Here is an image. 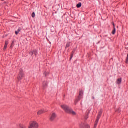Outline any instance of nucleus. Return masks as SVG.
<instances>
[{"label": "nucleus", "mask_w": 128, "mask_h": 128, "mask_svg": "<svg viewBox=\"0 0 128 128\" xmlns=\"http://www.w3.org/2000/svg\"><path fill=\"white\" fill-rule=\"evenodd\" d=\"M102 111H100L99 112V114H98V118L96 120V121L95 122L94 128H96V126H98V121L100 120V116H102Z\"/></svg>", "instance_id": "7ed1b4c3"}, {"label": "nucleus", "mask_w": 128, "mask_h": 128, "mask_svg": "<svg viewBox=\"0 0 128 128\" xmlns=\"http://www.w3.org/2000/svg\"><path fill=\"white\" fill-rule=\"evenodd\" d=\"M8 42L6 41L5 43V46H4V50H6V48H8Z\"/></svg>", "instance_id": "9d476101"}, {"label": "nucleus", "mask_w": 128, "mask_h": 128, "mask_svg": "<svg viewBox=\"0 0 128 128\" xmlns=\"http://www.w3.org/2000/svg\"><path fill=\"white\" fill-rule=\"evenodd\" d=\"M44 84H45V86H46L48 84V82H44Z\"/></svg>", "instance_id": "aec40b11"}, {"label": "nucleus", "mask_w": 128, "mask_h": 128, "mask_svg": "<svg viewBox=\"0 0 128 128\" xmlns=\"http://www.w3.org/2000/svg\"><path fill=\"white\" fill-rule=\"evenodd\" d=\"M113 26H114V28H116V26L114 25V24H113Z\"/></svg>", "instance_id": "5701e85b"}, {"label": "nucleus", "mask_w": 128, "mask_h": 128, "mask_svg": "<svg viewBox=\"0 0 128 128\" xmlns=\"http://www.w3.org/2000/svg\"><path fill=\"white\" fill-rule=\"evenodd\" d=\"M24 76V72H22V71L20 70V74L19 76L18 77V80H20L22 79Z\"/></svg>", "instance_id": "39448f33"}, {"label": "nucleus", "mask_w": 128, "mask_h": 128, "mask_svg": "<svg viewBox=\"0 0 128 128\" xmlns=\"http://www.w3.org/2000/svg\"><path fill=\"white\" fill-rule=\"evenodd\" d=\"M44 112H46V111L44 110H40L38 112L37 114L38 116H40V114H44Z\"/></svg>", "instance_id": "0eeeda50"}, {"label": "nucleus", "mask_w": 128, "mask_h": 128, "mask_svg": "<svg viewBox=\"0 0 128 128\" xmlns=\"http://www.w3.org/2000/svg\"><path fill=\"white\" fill-rule=\"evenodd\" d=\"M35 16H36V14H34V12L32 13V18H35Z\"/></svg>", "instance_id": "a211bd4d"}, {"label": "nucleus", "mask_w": 128, "mask_h": 128, "mask_svg": "<svg viewBox=\"0 0 128 128\" xmlns=\"http://www.w3.org/2000/svg\"><path fill=\"white\" fill-rule=\"evenodd\" d=\"M78 104V100L75 101V104Z\"/></svg>", "instance_id": "4be33fe9"}, {"label": "nucleus", "mask_w": 128, "mask_h": 128, "mask_svg": "<svg viewBox=\"0 0 128 128\" xmlns=\"http://www.w3.org/2000/svg\"><path fill=\"white\" fill-rule=\"evenodd\" d=\"M20 29H18L17 31L16 32V34L18 36V34H20Z\"/></svg>", "instance_id": "4468645a"}, {"label": "nucleus", "mask_w": 128, "mask_h": 128, "mask_svg": "<svg viewBox=\"0 0 128 128\" xmlns=\"http://www.w3.org/2000/svg\"><path fill=\"white\" fill-rule=\"evenodd\" d=\"M72 58H74V54H72V55L71 56V57H70V60H72Z\"/></svg>", "instance_id": "6ab92c4d"}, {"label": "nucleus", "mask_w": 128, "mask_h": 128, "mask_svg": "<svg viewBox=\"0 0 128 128\" xmlns=\"http://www.w3.org/2000/svg\"><path fill=\"white\" fill-rule=\"evenodd\" d=\"M38 123L33 121L30 122V125L29 126L28 128H38Z\"/></svg>", "instance_id": "f03ea898"}, {"label": "nucleus", "mask_w": 128, "mask_h": 128, "mask_svg": "<svg viewBox=\"0 0 128 128\" xmlns=\"http://www.w3.org/2000/svg\"><path fill=\"white\" fill-rule=\"evenodd\" d=\"M56 114L54 112L50 115V122H54V120L56 118Z\"/></svg>", "instance_id": "20e7f679"}, {"label": "nucleus", "mask_w": 128, "mask_h": 128, "mask_svg": "<svg viewBox=\"0 0 128 128\" xmlns=\"http://www.w3.org/2000/svg\"><path fill=\"white\" fill-rule=\"evenodd\" d=\"M88 115L87 116H86V118H85L86 120H88Z\"/></svg>", "instance_id": "412c9836"}, {"label": "nucleus", "mask_w": 128, "mask_h": 128, "mask_svg": "<svg viewBox=\"0 0 128 128\" xmlns=\"http://www.w3.org/2000/svg\"><path fill=\"white\" fill-rule=\"evenodd\" d=\"M116 28H114V30H113V31L112 32V34H116Z\"/></svg>", "instance_id": "ddd939ff"}, {"label": "nucleus", "mask_w": 128, "mask_h": 128, "mask_svg": "<svg viewBox=\"0 0 128 128\" xmlns=\"http://www.w3.org/2000/svg\"><path fill=\"white\" fill-rule=\"evenodd\" d=\"M70 43H68L66 46V48H70Z\"/></svg>", "instance_id": "2eb2a0df"}, {"label": "nucleus", "mask_w": 128, "mask_h": 128, "mask_svg": "<svg viewBox=\"0 0 128 128\" xmlns=\"http://www.w3.org/2000/svg\"><path fill=\"white\" fill-rule=\"evenodd\" d=\"M117 84H122V78H118L116 82Z\"/></svg>", "instance_id": "1a4fd4ad"}, {"label": "nucleus", "mask_w": 128, "mask_h": 128, "mask_svg": "<svg viewBox=\"0 0 128 128\" xmlns=\"http://www.w3.org/2000/svg\"><path fill=\"white\" fill-rule=\"evenodd\" d=\"M79 98H78V100H82V96H84V90H80V94H79Z\"/></svg>", "instance_id": "423d86ee"}, {"label": "nucleus", "mask_w": 128, "mask_h": 128, "mask_svg": "<svg viewBox=\"0 0 128 128\" xmlns=\"http://www.w3.org/2000/svg\"><path fill=\"white\" fill-rule=\"evenodd\" d=\"M33 52V54H34L36 56H38V51L34 50V51H32Z\"/></svg>", "instance_id": "9b49d317"}, {"label": "nucleus", "mask_w": 128, "mask_h": 128, "mask_svg": "<svg viewBox=\"0 0 128 128\" xmlns=\"http://www.w3.org/2000/svg\"><path fill=\"white\" fill-rule=\"evenodd\" d=\"M76 7L78 8H82V3H79L78 4Z\"/></svg>", "instance_id": "f8f14e48"}, {"label": "nucleus", "mask_w": 128, "mask_h": 128, "mask_svg": "<svg viewBox=\"0 0 128 128\" xmlns=\"http://www.w3.org/2000/svg\"><path fill=\"white\" fill-rule=\"evenodd\" d=\"M62 108L64 110L66 114H72L73 116H76V114L74 112L72 109L70 108L66 104H63L61 106Z\"/></svg>", "instance_id": "f257e3e1"}, {"label": "nucleus", "mask_w": 128, "mask_h": 128, "mask_svg": "<svg viewBox=\"0 0 128 128\" xmlns=\"http://www.w3.org/2000/svg\"><path fill=\"white\" fill-rule=\"evenodd\" d=\"M84 128H90V126L88 124H86Z\"/></svg>", "instance_id": "f3484780"}, {"label": "nucleus", "mask_w": 128, "mask_h": 128, "mask_svg": "<svg viewBox=\"0 0 128 128\" xmlns=\"http://www.w3.org/2000/svg\"><path fill=\"white\" fill-rule=\"evenodd\" d=\"M17 126H19L20 128H26V126L22 124H19L17 125Z\"/></svg>", "instance_id": "6e6552de"}, {"label": "nucleus", "mask_w": 128, "mask_h": 128, "mask_svg": "<svg viewBox=\"0 0 128 128\" xmlns=\"http://www.w3.org/2000/svg\"><path fill=\"white\" fill-rule=\"evenodd\" d=\"M30 56H34V52H32V51H31L30 52Z\"/></svg>", "instance_id": "dca6fc26"}]
</instances>
